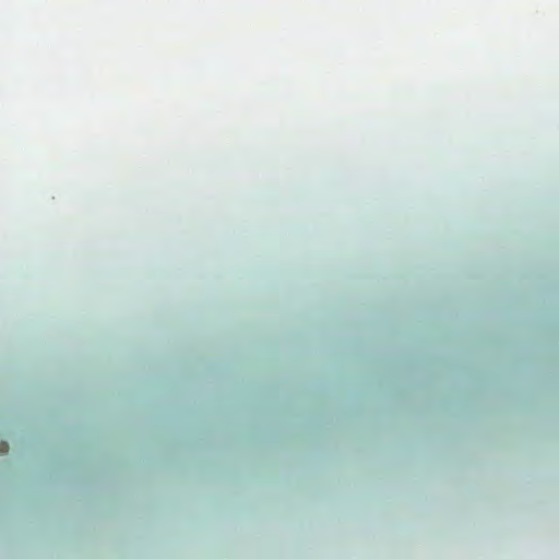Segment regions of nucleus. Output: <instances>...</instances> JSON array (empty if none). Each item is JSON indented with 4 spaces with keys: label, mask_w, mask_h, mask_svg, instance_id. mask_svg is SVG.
Returning a JSON list of instances; mask_svg holds the SVG:
<instances>
[{
    "label": "nucleus",
    "mask_w": 559,
    "mask_h": 559,
    "mask_svg": "<svg viewBox=\"0 0 559 559\" xmlns=\"http://www.w3.org/2000/svg\"><path fill=\"white\" fill-rule=\"evenodd\" d=\"M0 452H1V453H4V452H5V450H4L2 447H0Z\"/></svg>",
    "instance_id": "obj_1"
}]
</instances>
